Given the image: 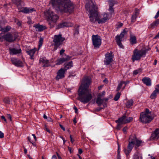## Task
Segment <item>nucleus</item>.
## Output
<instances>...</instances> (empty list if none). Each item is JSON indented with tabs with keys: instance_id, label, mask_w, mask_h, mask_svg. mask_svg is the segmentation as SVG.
<instances>
[{
	"instance_id": "nucleus-49",
	"label": "nucleus",
	"mask_w": 159,
	"mask_h": 159,
	"mask_svg": "<svg viewBox=\"0 0 159 159\" xmlns=\"http://www.w3.org/2000/svg\"><path fill=\"white\" fill-rule=\"evenodd\" d=\"M123 82H124V84H125V85L122 88L123 89H124L125 88V85L126 84H128L129 83V81H123Z\"/></svg>"
},
{
	"instance_id": "nucleus-61",
	"label": "nucleus",
	"mask_w": 159,
	"mask_h": 159,
	"mask_svg": "<svg viewBox=\"0 0 159 159\" xmlns=\"http://www.w3.org/2000/svg\"><path fill=\"white\" fill-rule=\"evenodd\" d=\"M100 94H101V98L102 97V96H104L105 95V91H102V93H100Z\"/></svg>"
},
{
	"instance_id": "nucleus-5",
	"label": "nucleus",
	"mask_w": 159,
	"mask_h": 159,
	"mask_svg": "<svg viewBox=\"0 0 159 159\" xmlns=\"http://www.w3.org/2000/svg\"><path fill=\"white\" fill-rule=\"evenodd\" d=\"M44 13L47 18L48 24L50 28L54 27L59 19V16L50 9L46 11Z\"/></svg>"
},
{
	"instance_id": "nucleus-36",
	"label": "nucleus",
	"mask_w": 159,
	"mask_h": 159,
	"mask_svg": "<svg viewBox=\"0 0 159 159\" xmlns=\"http://www.w3.org/2000/svg\"><path fill=\"white\" fill-rule=\"evenodd\" d=\"M137 17V16L133 15L131 18V23H133L135 22Z\"/></svg>"
},
{
	"instance_id": "nucleus-3",
	"label": "nucleus",
	"mask_w": 159,
	"mask_h": 159,
	"mask_svg": "<svg viewBox=\"0 0 159 159\" xmlns=\"http://www.w3.org/2000/svg\"><path fill=\"white\" fill-rule=\"evenodd\" d=\"M143 143L144 142L137 139L136 135H130L129 138L127 148H125L124 149L125 154L128 156L132 151L134 146L135 148H137L143 145Z\"/></svg>"
},
{
	"instance_id": "nucleus-25",
	"label": "nucleus",
	"mask_w": 159,
	"mask_h": 159,
	"mask_svg": "<svg viewBox=\"0 0 159 159\" xmlns=\"http://www.w3.org/2000/svg\"><path fill=\"white\" fill-rule=\"evenodd\" d=\"M101 94H99L96 101V103L98 105H101L103 102V100L101 98Z\"/></svg>"
},
{
	"instance_id": "nucleus-54",
	"label": "nucleus",
	"mask_w": 159,
	"mask_h": 159,
	"mask_svg": "<svg viewBox=\"0 0 159 159\" xmlns=\"http://www.w3.org/2000/svg\"><path fill=\"white\" fill-rule=\"evenodd\" d=\"M65 50L63 49H62L60 52V54L61 55L64 52Z\"/></svg>"
},
{
	"instance_id": "nucleus-55",
	"label": "nucleus",
	"mask_w": 159,
	"mask_h": 159,
	"mask_svg": "<svg viewBox=\"0 0 159 159\" xmlns=\"http://www.w3.org/2000/svg\"><path fill=\"white\" fill-rule=\"evenodd\" d=\"M127 129V126L125 127L123 129V131L125 133L126 132Z\"/></svg>"
},
{
	"instance_id": "nucleus-30",
	"label": "nucleus",
	"mask_w": 159,
	"mask_h": 159,
	"mask_svg": "<svg viewBox=\"0 0 159 159\" xmlns=\"http://www.w3.org/2000/svg\"><path fill=\"white\" fill-rule=\"evenodd\" d=\"M133 159H142V157L140 156L139 152H137L134 155Z\"/></svg>"
},
{
	"instance_id": "nucleus-52",
	"label": "nucleus",
	"mask_w": 159,
	"mask_h": 159,
	"mask_svg": "<svg viewBox=\"0 0 159 159\" xmlns=\"http://www.w3.org/2000/svg\"><path fill=\"white\" fill-rule=\"evenodd\" d=\"M70 141H71V143H74L75 140L74 139H72V136L71 135H70Z\"/></svg>"
},
{
	"instance_id": "nucleus-27",
	"label": "nucleus",
	"mask_w": 159,
	"mask_h": 159,
	"mask_svg": "<svg viewBox=\"0 0 159 159\" xmlns=\"http://www.w3.org/2000/svg\"><path fill=\"white\" fill-rule=\"evenodd\" d=\"M159 24V19H157L150 25L152 29L155 28Z\"/></svg>"
},
{
	"instance_id": "nucleus-13",
	"label": "nucleus",
	"mask_w": 159,
	"mask_h": 159,
	"mask_svg": "<svg viewBox=\"0 0 159 159\" xmlns=\"http://www.w3.org/2000/svg\"><path fill=\"white\" fill-rule=\"evenodd\" d=\"M11 61L12 64L16 66L22 67L24 66V62L16 58H11Z\"/></svg>"
},
{
	"instance_id": "nucleus-48",
	"label": "nucleus",
	"mask_w": 159,
	"mask_h": 159,
	"mask_svg": "<svg viewBox=\"0 0 159 159\" xmlns=\"http://www.w3.org/2000/svg\"><path fill=\"white\" fill-rule=\"evenodd\" d=\"M123 24L122 23H118L117 24V28H120L123 26Z\"/></svg>"
},
{
	"instance_id": "nucleus-4",
	"label": "nucleus",
	"mask_w": 159,
	"mask_h": 159,
	"mask_svg": "<svg viewBox=\"0 0 159 159\" xmlns=\"http://www.w3.org/2000/svg\"><path fill=\"white\" fill-rule=\"evenodd\" d=\"M97 10V7L89 13L90 16L89 18L91 22L94 23L96 21H97L98 24H102L105 22L109 19V15L106 13L102 14L99 17Z\"/></svg>"
},
{
	"instance_id": "nucleus-2",
	"label": "nucleus",
	"mask_w": 159,
	"mask_h": 159,
	"mask_svg": "<svg viewBox=\"0 0 159 159\" xmlns=\"http://www.w3.org/2000/svg\"><path fill=\"white\" fill-rule=\"evenodd\" d=\"M49 4L56 10L61 12L70 13L74 8V5L70 0H51Z\"/></svg>"
},
{
	"instance_id": "nucleus-1",
	"label": "nucleus",
	"mask_w": 159,
	"mask_h": 159,
	"mask_svg": "<svg viewBox=\"0 0 159 159\" xmlns=\"http://www.w3.org/2000/svg\"><path fill=\"white\" fill-rule=\"evenodd\" d=\"M91 82L89 77H84L78 91V99L84 104L87 103L92 98L91 93L88 89Z\"/></svg>"
},
{
	"instance_id": "nucleus-51",
	"label": "nucleus",
	"mask_w": 159,
	"mask_h": 159,
	"mask_svg": "<svg viewBox=\"0 0 159 159\" xmlns=\"http://www.w3.org/2000/svg\"><path fill=\"white\" fill-rule=\"evenodd\" d=\"M4 137V134L0 131V138H2Z\"/></svg>"
},
{
	"instance_id": "nucleus-40",
	"label": "nucleus",
	"mask_w": 159,
	"mask_h": 159,
	"mask_svg": "<svg viewBox=\"0 0 159 159\" xmlns=\"http://www.w3.org/2000/svg\"><path fill=\"white\" fill-rule=\"evenodd\" d=\"M3 102L6 104H9L10 103V100L8 98H5L3 99Z\"/></svg>"
},
{
	"instance_id": "nucleus-34",
	"label": "nucleus",
	"mask_w": 159,
	"mask_h": 159,
	"mask_svg": "<svg viewBox=\"0 0 159 159\" xmlns=\"http://www.w3.org/2000/svg\"><path fill=\"white\" fill-rule=\"evenodd\" d=\"M123 84H124V82L123 81H121L119 83L116 90L117 91H118L121 89Z\"/></svg>"
},
{
	"instance_id": "nucleus-56",
	"label": "nucleus",
	"mask_w": 159,
	"mask_h": 159,
	"mask_svg": "<svg viewBox=\"0 0 159 159\" xmlns=\"http://www.w3.org/2000/svg\"><path fill=\"white\" fill-rule=\"evenodd\" d=\"M79 151V154H81L83 152V151L82 149L81 148H79L78 150Z\"/></svg>"
},
{
	"instance_id": "nucleus-33",
	"label": "nucleus",
	"mask_w": 159,
	"mask_h": 159,
	"mask_svg": "<svg viewBox=\"0 0 159 159\" xmlns=\"http://www.w3.org/2000/svg\"><path fill=\"white\" fill-rule=\"evenodd\" d=\"M63 24V26L64 27H71L73 25L70 22H62Z\"/></svg>"
},
{
	"instance_id": "nucleus-7",
	"label": "nucleus",
	"mask_w": 159,
	"mask_h": 159,
	"mask_svg": "<svg viewBox=\"0 0 159 159\" xmlns=\"http://www.w3.org/2000/svg\"><path fill=\"white\" fill-rule=\"evenodd\" d=\"M65 40V38L62 37L61 34L55 35L53 38V42L54 46V51H56L58 48L63 44V42Z\"/></svg>"
},
{
	"instance_id": "nucleus-39",
	"label": "nucleus",
	"mask_w": 159,
	"mask_h": 159,
	"mask_svg": "<svg viewBox=\"0 0 159 159\" xmlns=\"http://www.w3.org/2000/svg\"><path fill=\"white\" fill-rule=\"evenodd\" d=\"M64 28L62 22L59 23L57 25V26L56 27V29H58L60 28Z\"/></svg>"
},
{
	"instance_id": "nucleus-47",
	"label": "nucleus",
	"mask_w": 159,
	"mask_h": 159,
	"mask_svg": "<svg viewBox=\"0 0 159 159\" xmlns=\"http://www.w3.org/2000/svg\"><path fill=\"white\" fill-rule=\"evenodd\" d=\"M118 124L117 125V126L116 127V129L117 130H119L120 129V128L121 127V124L118 123Z\"/></svg>"
},
{
	"instance_id": "nucleus-58",
	"label": "nucleus",
	"mask_w": 159,
	"mask_h": 159,
	"mask_svg": "<svg viewBox=\"0 0 159 159\" xmlns=\"http://www.w3.org/2000/svg\"><path fill=\"white\" fill-rule=\"evenodd\" d=\"M59 126H60V127H61V128L63 130V131H65V128L62 125H61V124H60L59 125Z\"/></svg>"
},
{
	"instance_id": "nucleus-43",
	"label": "nucleus",
	"mask_w": 159,
	"mask_h": 159,
	"mask_svg": "<svg viewBox=\"0 0 159 159\" xmlns=\"http://www.w3.org/2000/svg\"><path fill=\"white\" fill-rule=\"evenodd\" d=\"M109 7H113L115 4V2L113 1L109 0Z\"/></svg>"
},
{
	"instance_id": "nucleus-22",
	"label": "nucleus",
	"mask_w": 159,
	"mask_h": 159,
	"mask_svg": "<svg viewBox=\"0 0 159 159\" xmlns=\"http://www.w3.org/2000/svg\"><path fill=\"white\" fill-rule=\"evenodd\" d=\"M142 81L144 84L148 86H150L151 84V80L149 77H145L142 79Z\"/></svg>"
},
{
	"instance_id": "nucleus-35",
	"label": "nucleus",
	"mask_w": 159,
	"mask_h": 159,
	"mask_svg": "<svg viewBox=\"0 0 159 159\" xmlns=\"http://www.w3.org/2000/svg\"><path fill=\"white\" fill-rule=\"evenodd\" d=\"M120 93L118 92L116 94V95H115V97L114 98V100H115V101H117L120 98Z\"/></svg>"
},
{
	"instance_id": "nucleus-46",
	"label": "nucleus",
	"mask_w": 159,
	"mask_h": 159,
	"mask_svg": "<svg viewBox=\"0 0 159 159\" xmlns=\"http://www.w3.org/2000/svg\"><path fill=\"white\" fill-rule=\"evenodd\" d=\"M109 11L111 13H112L114 12V10L113 7H109L108 9Z\"/></svg>"
},
{
	"instance_id": "nucleus-64",
	"label": "nucleus",
	"mask_w": 159,
	"mask_h": 159,
	"mask_svg": "<svg viewBox=\"0 0 159 159\" xmlns=\"http://www.w3.org/2000/svg\"><path fill=\"white\" fill-rule=\"evenodd\" d=\"M58 159H62L61 157L60 156L58 153L56 152Z\"/></svg>"
},
{
	"instance_id": "nucleus-28",
	"label": "nucleus",
	"mask_w": 159,
	"mask_h": 159,
	"mask_svg": "<svg viewBox=\"0 0 159 159\" xmlns=\"http://www.w3.org/2000/svg\"><path fill=\"white\" fill-rule=\"evenodd\" d=\"M0 28L1 29L0 30L4 33L6 32L10 31L11 29V27L8 25L7 26L4 28L1 27Z\"/></svg>"
},
{
	"instance_id": "nucleus-24",
	"label": "nucleus",
	"mask_w": 159,
	"mask_h": 159,
	"mask_svg": "<svg viewBox=\"0 0 159 159\" xmlns=\"http://www.w3.org/2000/svg\"><path fill=\"white\" fill-rule=\"evenodd\" d=\"M126 116L123 115L122 117L119 118L116 121V122L117 123H120L122 124L125 123V119L126 118Z\"/></svg>"
},
{
	"instance_id": "nucleus-57",
	"label": "nucleus",
	"mask_w": 159,
	"mask_h": 159,
	"mask_svg": "<svg viewBox=\"0 0 159 159\" xmlns=\"http://www.w3.org/2000/svg\"><path fill=\"white\" fill-rule=\"evenodd\" d=\"M74 109L75 110V113H78V109L77 108V107L75 106H74Z\"/></svg>"
},
{
	"instance_id": "nucleus-23",
	"label": "nucleus",
	"mask_w": 159,
	"mask_h": 159,
	"mask_svg": "<svg viewBox=\"0 0 159 159\" xmlns=\"http://www.w3.org/2000/svg\"><path fill=\"white\" fill-rule=\"evenodd\" d=\"M36 50L37 49L34 48V49L26 51L27 53L30 56L31 59H34L33 57Z\"/></svg>"
},
{
	"instance_id": "nucleus-42",
	"label": "nucleus",
	"mask_w": 159,
	"mask_h": 159,
	"mask_svg": "<svg viewBox=\"0 0 159 159\" xmlns=\"http://www.w3.org/2000/svg\"><path fill=\"white\" fill-rule=\"evenodd\" d=\"M43 41V39L42 38H40L39 40V49L42 46Z\"/></svg>"
},
{
	"instance_id": "nucleus-15",
	"label": "nucleus",
	"mask_w": 159,
	"mask_h": 159,
	"mask_svg": "<svg viewBox=\"0 0 159 159\" xmlns=\"http://www.w3.org/2000/svg\"><path fill=\"white\" fill-rule=\"evenodd\" d=\"M65 71L66 70L61 68L57 73V75L56 77V79L58 80L60 79L63 78L64 77V73Z\"/></svg>"
},
{
	"instance_id": "nucleus-50",
	"label": "nucleus",
	"mask_w": 159,
	"mask_h": 159,
	"mask_svg": "<svg viewBox=\"0 0 159 159\" xmlns=\"http://www.w3.org/2000/svg\"><path fill=\"white\" fill-rule=\"evenodd\" d=\"M159 16V9L154 16L155 19H157Z\"/></svg>"
},
{
	"instance_id": "nucleus-20",
	"label": "nucleus",
	"mask_w": 159,
	"mask_h": 159,
	"mask_svg": "<svg viewBox=\"0 0 159 159\" xmlns=\"http://www.w3.org/2000/svg\"><path fill=\"white\" fill-rule=\"evenodd\" d=\"M35 11V10L34 8H30L25 7V8L23 7L22 9L20 10V12H22L25 13H29Z\"/></svg>"
},
{
	"instance_id": "nucleus-38",
	"label": "nucleus",
	"mask_w": 159,
	"mask_h": 159,
	"mask_svg": "<svg viewBox=\"0 0 159 159\" xmlns=\"http://www.w3.org/2000/svg\"><path fill=\"white\" fill-rule=\"evenodd\" d=\"M79 25H77L76 28L75 29L74 34H78L79 33Z\"/></svg>"
},
{
	"instance_id": "nucleus-37",
	"label": "nucleus",
	"mask_w": 159,
	"mask_h": 159,
	"mask_svg": "<svg viewBox=\"0 0 159 159\" xmlns=\"http://www.w3.org/2000/svg\"><path fill=\"white\" fill-rule=\"evenodd\" d=\"M133 118L131 117H129L125 119V123H129L130 122L133 120Z\"/></svg>"
},
{
	"instance_id": "nucleus-32",
	"label": "nucleus",
	"mask_w": 159,
	"mask_h": 159,
	"mask_svg": "<svg viewBox=\"0 0 159 159\" xmlns=\"http://www.w3.org/2000/svg\"><path fill=\"white\" fill-rule=\"evenodd\" d=\"M157 94L158 93L154 90L150 96V98L151 99L155 98L156 97L157 95Z\"/></svg>"
},
{
	"instance_id": "nucleus-60",
	"label": "nucleus",
	"mask_w": 159,
	"mask_h": 159,
	"mask_svg": "<svg viewBox=\"0 0 159 159\" xmlns=\"http://www.w3.org/2000/svg\"><path fill=\"white\" fill-rule=\"evenodd\" d=\"M1 118L2 119H3L6 122H7V120L4 116H2L1 117Z\"/></svg>"
},
{
	"instance_id": "nucleus-14",
	"label": "nucleus",
	"mask_w": 159,
	"mask_h": 159,
	"mask_svg": "<svg viewBox=\"0 0 159 159\" xmlns=\"http://www.w3.org/2000/svg\"><path fill=\"white\" fill-rule=\"evenodd\" d=\"M13 2L16 5L19 10V11L20 12L24 6L23 2L21 0H14L13 1Z\"/></svg>"
},
{
	"instance_id": "nucleus-18",
	"label": "nucleus",
	"mask_w": 159,
	"mask_h": 159,
	"mask_svg": "<svg viewBox=\"0 0 159 159\" xmlns=\"http://www.w3.org/2000/svg\"><path fill=\"white\" fill-rule=\"evenodd\" d=\"M67 57L66 58H62L60 59H58L56 63V65H59L62 64V63L66 61L70 60V57L66 55Z\"/></svg>"
},
{
	"instance_id": "nucleus-41",
	"label": "nucleus",
	"mask_w": 159,
	"mask_h": 159,
	"mask_svg": "<svg viewBox=\"0 0 159 159\" xmlns=\"http://www.w3.org/2000/svg\"><path fill=\"white\" fill-rule=\"evenodd\" d=\"M139 14V10L137 8H135L134 11V14L133 15L138 17Z\"/></svg>"
},
{
	"instance_id": "nucleus-31",
	"label": "nucleus",
	"mask_w": 159,
	"mask_h": 159,
	"mask_svg": "<svg viewBox=\"0 0 159 159\" xmlns=\"http://www.w3.org/2000/svg\"><path fill=\"white\" fill-rule=\"evenodd\" d=\"M72 61H71L65 65V67L66 68V69H64V70H66V71L67 69L71 68V67L72 66Z\"/></svg>"
},
{
	"instance_id": "nucleus-44",
	"label": "nucleus",
	"mask_w": 159,
	"mask_h": 159,
	"mask_svg": "<svg viewBox=\"0 0 159 159\" xmlns=\"http://www.w3.org/2000/svg\"><path fill=\"white\" fill-rule=\"evenodd\" d=\"M141 71V70L140 69H138L137 70H134L133 72V74L135 75H136L139 73Z\"/></svg>"
},
{
	"instance_id": "nucleus-19",
	"label": "nucleus",
	"mask_w": 159,
	"mask_h": 159,
	"mask_svg": "<svg viewBox=\"0 0 159 159\" xmlns=\"http://www.w3.org/2000/svg\"><path fill=\"white\" fill-rule=\"evenodd\" d=\"M159 138V129H157L152 134L151 138L152 139H157Z\"/></svg>"
},
{
	"instance_id": "nucleus-29",
	"label": "nucleus",
	"mask_w": 159,
	"mask_h": 159,
	"mask_svg": "<svg viewBox=\"0 0 159 159\" xmlns=\"http://www.w3.org/2000/svg\"><path fill=\"white\" fill-rule=\"evenodd\" d=\"M134 102L132 99L128 100L126 103V107L128 108H130L133 104Z\"/></svg>"
},
{
	"instance_id": "nucleus-17",
	"label": "nucleus",
	"mask_w": 159,
	"mask_h": 159,
	"mask_svg": "<svg viewBox=\"0 0 159 159\" xmlns=\"http://www.w3.org/2000/svg\"><path fill=\"white\" fill-rule=\"evenodd\" d=\"M9 50L10 54L12 55L17 54L21 52V49H16L15 48H10Z\"/></svg>"
},
{
	"instance_id": "nucleus-6",
	"label": "nucleus",
	"mask_w": 159,
	"mask_h": 159,
	"mask_svg": "<svg viewBox=\"0 0 159 159\" xmlns=\"http://www.w3.org/2000/svg\"><path fill=\"white\" fill-rule=\"evenodd\" d=\"M153 119L151 112L148 109H146L145 111L142 112L140 114L139 120L145 124L150 123Z\"/></svg>"
},
{
	"instance_id": "nucleus-59",
	"label": "nucleus",
	"mask_w": 159,
	"mask_h": 159,
	"mask_svg": "<svg viewBox=\"0 0 159 159\" xmlns=\"http://www.w3.org/2000/svg\"><path fill=\"white\" fill-rule=\"evenodd\" d=\"M159 38V32L154 37V39H157Z\"/></svg>"
},
{
	"instance_id": "nucleus-8",
	"label": "nucleus",
	"mask_w": 159,
	"mask_h": 159,
	"mask_svg": "<svg viewBox=\"0 0 159 159\" xmlns=\"http://www.w3.org/2000/svg\"><path fill=\"white\" fill-rule=\"evenodd\" d=\"M145 50H139L135 49L133 52V54L132 56V59L133 62L135 61L139 60L141 58L146 54Z\"/></svg>"
},
{
	"instance_id": "nucleus-21",
	"label": "nucleus",
	"mask_w": 159,
	"mask_h": 159,
	"mask_svg": "<svg viewBox=\"0 0 159 159\" xmlns=\"http://www.w3.org/2000/svg\"><path fill=\"white\" fill-rule=\"evenodd\" d=\"M39 62L42 63L43 66L48 67L49 66V61L45 58H40L39 60Z\"/></svg>"
},
{
	"instance_id": "nucleus-26",
	"label": "nucleus",
	"mask_w": 159,
	"mask_h": 159,
	"mask_svg": "<svg viewBox=\"0 0 159 159\" xmlns=\"http://www.w3.org/2000/svg\"><path fill=\"white\" fill-rule=\"evenodd\" d=\"M130 42L132 45L135 44L137 43L136 38L135 36L132 34H130Z\"/></svg>"
},
{
	"instance_id": "nucleus-10",
	"label": "nucleus",
	"mask_w": 159,
	"mask_h": 159,
	"mask_svg": "<svg viewBox=\"0 0 159 159\" xmlns=\"http://www.w3.org/2000/svg\"><path fill=\"white\" fill-rule=\"evenodd\" d=\"M2 38L6 41L12 43L16 40L17 38V36L15 34H11L10 33H8L3 35Z\"/></svg>"
},
{
	"instance_id": "nucleus-53",
	"label": "nucleus",
	"mask_w": 159,
	"mask_h": 159,
	"mask_svg": "<svg viewBox=\"0 0 159 159\" xmlns=\"http://www.w3.org/2000/svg\"><path fill=\"white\" fill-rule=\"evenodd\" d=\"M7 117L8 119H9L10 121L11 120V116L10 114H7Z\"/></svg>"
},
{
	"instance_id": "nucleus-63",
	"label": "nucleus",
	"mask_w": 159,
	"mask_h": 159,
	"mask_svg": "<svg viewBox=\"0 0 159 159\" xmlns=\"http://www.w3.org/2000/svg\"><path fill=\"white\" fill-rule=\"evenodd\" d=\"M32 135L33 136L34 138L35 141H36L37 140V139L36 137L35 136V134H32Z\"/></svg>"
},
{
	"instance_id": "nucleus-12",
	"label": "nucleus",
	"mask_w": 159,
	"mask_h": 159,
	"mask_svg": "<svg viewBox=\"0 0 159 159\" xmlns=\"http://www.w3.org/2000/svg\"><path fill=\"white\" fill-rule=\"evenodd\" d=\"M127 33V31L125 30V29H124L120 34V35H117L116 37V40L117 44L120 48H122L123 47V45L121 43V41H122V39Z\"/></svg>"
},
{
	"instance_id": "nucleus-45",
	"label": "nucleus",
	"mask_w": 159,
	"mask_h": 159,
	"mask_svg": "<svg viewBox=\"0 0 159 159\" xmlns=\"http://www.w3.org/2000/svg\"><path fill=\"white\" fill-rule=\"evenodd\" d=\"M155 91L158 93H159V85H156L155 88Z\"/></svg>"
},
{
	"instance_id": "nucleus-16",
	"label": "nucleus",
	"mask_w": 159,
	"mask_h": 159,
	"mask_svg": "<svg viewBox=\"0 0 159 159\" xmlns=\"http://www.w3.org/2000/svg\"><path fill=\"white\" fill-rule=\"evenodd\" d=\"M35 28L36 30L39 32H41L47 29L45 26L40 25L39 24H36L33 26Z\"/></svg>"
},
{
	"instance_id": "nucleus-62",
	"label": "nucleus",
	"mask_w": 159,
	"mask_h": 159,
	"mask_svg": "<svg viewBox=\"0 0 159 159\" xmlns=\"http://www.w3.org/2000/svg\"><path fill=\"white\" fill-rule=\"evenodd\" d=\"M52 159H57L56 155H54L52 156Z\"/></svg>"
},
{
	"instance_id": "nucleus-9",
	"label": "nucleus",
	"mask_w": 159,
	"mask_h": 159,
	"mask_svg": "<svg viewBox=\"0 0 159 159\" xmlns=\"http://www.w3.org/2000/svg\"><path fill=\"white\" fill-rule=\"evenodd\" d=\"M92 43L94 48H98L101 44L102 39L98 35H93L92 37Z\"/></svg>"
},
{
	"instance_id": "nucleus-11",
	"label": "nucleus",
	"mask_w": 159,
	"mask_h": 159,
	"mask_svg": "<svg viewBox=\"0 0 159 159\" xmlns=\"http://www.w3.org/2000/svg\"><path fill=\"white\" fill-rule=\"evenodd\" d=\"M105 57L104 60V64L105 65H109L113 61L114 56L112 55V53L107 52L105 55Z\"/></svg>"
}]
</instances>
